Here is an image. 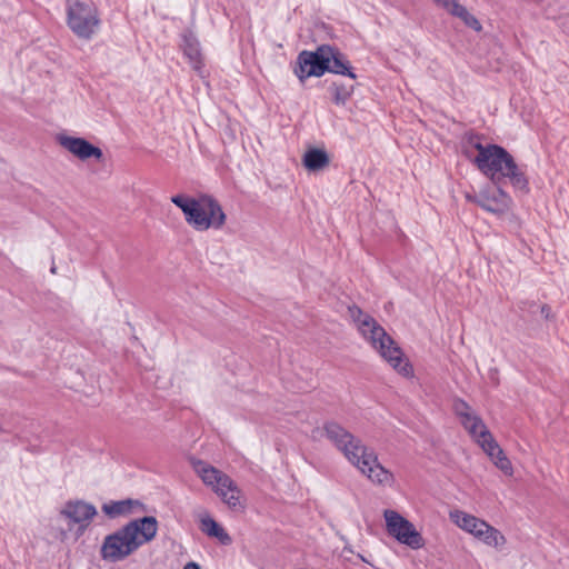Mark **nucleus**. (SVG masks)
<instances>
[{
	"mask_svg": "<svg viewBox=\"0 0 569 569\" xmlns=\"http://www.w3.org/2000/svg\"><path fill=\"white\" fill-rule=\"evenodd\" d=\"M463 153L492 183L499 184L508 179L513 188L527 190L525 171L502 147L471 137L463 144Z\"/></svg>",
	"mask_w": 569,
	"mask_h": 569,
	"instance_id": "f257e3e1",
	"label": "nucleus"
},
{
	"mask_svg": "<svg viewBox=\"0 0 569 569\" xmlns=\"http://www.w3.org/2000/svg\"><path fill=\"white\" fill-rule=\"evenodd\" d=\"M322 430L327 439L372 483L391 486L395 482L393 473L379 462L375 451L347 429L336 422H328Z\"/></svg>",
	"mask_w": 569,
	"mask_h": 569,
	"instance_id": "f03ea898",
	"label": "nucleus"
},
{
	"mask_svg": "<svg viewBox=\"0 0 569 569\" xmlns=\"http://www.w3.org/2000/svg\"><path fill=\"white\" fill-rule=\"evenodd\" d=\"M348 315L361 337L389 366L405 378L413 376V368L401 348L373 317L356 306L348 308Z\"/></svg>",
	"mask_w": 569,
	"mask_h": 569,
	"instance_id": "7ed1b4c3",
	"label": "nucleus"
},
{
	"mask_svg": "<svg viewBox=\"0 0 569 569\" xmlns=\"http://www.w3.org/2000/svg\"><path fill=\"white\" fill-rule=\"evenodd\" d=\"M158 532L154 517H143L107 536L101 547V557L108 561H121L137 551L141 546L152 541Z\"/></svg>",
	"mask_w": 569,
	"mask_h": 569,
	"instance_id": "20e7f679",
	"label": "nucleus"
},
{
	"mask_svg": "<svg viewBox=\"0 0 569 569\" xmlns=\"http://www.w3.org/2000/svg\"><path fill=\"white\" fill-rule=\"evenodd\" d=\"M171 201L182 210L186 222L197 231L220 229L226 222L221 206L210 196L176 194Z\"/></svg>",
	"mask_w": 569,
	"mask_h": 569,
	"instance_id": "39448f33",
	"label": "nucleus"
},
{
	"mask_svg": "<svg viewBox=\"0 0 569 569\" xmlns=\"http://www.w3.org/2000/svg\"><path fill=\"white\" fill-rule=\"evenodd\" d=\"M192 467L202 482L211 488L230 509H244L246 500L243 493L227 473L201 460L194 461Z\"/></svg>",
	"mask_w": 569,
	"mask_h": 569,
	"instance_id": "423d86ee",
	"label": "nucleus"
},
{
	"mask_svg": "<svg viewBox=\"0 0 569 569\" xmlns=\"http://www.w3.org/2000/svg\"><path fill=\"white\" fill-rule=\"evenodd\" d=\"M326 71L345 74L347 63L330 47H320L316 52L303 51L298 57L296 74L301 81L309 77H320Z\"/></svg>",
	"mask_w": 569,
	"mask_h": 569,
	"instance_id": "0eeeda50",
	"label": "nucleus"
},
{
	"mask_svg": "<svg viewBox=\"0 0 569 569\" xmlns=\"http://www.w3.org/2000/svg\"><path fill=\"white\" fill-rule=\"evenodd\" d=\"M66 21L69 29L84 40L91 39L100 24L98 9L88 0H67Z\"/></svg>",
	"mask_w": 569,
	"mask_h": 569,
	"instance_id": "6e6552de",
	"label": "nucleus"
},
{
	"mask_svg": "<svg viewBox=\"0 0 569 569\" xmlns=\"http://www.w3.org/2000/svg\"><path fill=\"white\" fill-rule=\"evenodd\" d=\"M61 517L67 521L68 529L61 532L62 541H77L90 526L97 515L94 506L81 501H68L60 511Z\"/></svg>",
	"mask_w": 569,
	"mask_h": 569,
	"instance_id": "1a4fd4ad",
	"label": "nucleus"
},
{
	"mask_svg": "<svg viewBox=\"0 0 569 569\" xmlns=\"http://www.w3.org/2000/svg\"><path fill=\"white\" fill-rule=\"evenodd\" d=\"M383 519L387 533L399 543L405 545L412 550H418L425 547L426 542L420 531H418L416 526L398 511L393 509H386L383 511Z\"/></svg>",
	"mask_w": 569,
	"mask_h": 569,
	"instance_id": "9d476101",
	"label": "nucleus"
},
{
	"mask_svg": "<svg viewBox=\"0 0 569 569\" xmlns=\"http://www.w3.org/2000/svg\"><path fill=\"white\" fill-rule=\"evenodd\" d=\"M452 410L470 438L480 447L492 436L483 419L462 399H455Z\"/></svg>",
	"mask_w": 569,
	"mask_h": 569,
	"instance_id": "9b49d317",
	"label": "nucleus"
},
{
	"mask_svg": "<svg viewBox=\"0 0 569 569\" xmlns=\"http://www.w3.org/2000/svg\"><path fill=\"white\" fill-rule=\"evenodd\" d=\"M466 199L497 216L508 213L512 207L510 196L495 183L486 186L475 194L467 193Z\"/></svg>",
	"mask_w": 569,
	"mask_h": 569,
	"instance_id": "f8f14e48",
	"label": "nucleus"
},
{
	"mask_svg": "<svg viewBox=\"0 0 569 569\" xmlns=\"http://www.w3.org/2000/svg\"><path fill=\"white\" fill-rule=\"evenodd\" d=\"M57 142L80 161L86 162L93 160L96 162H101L103 160L102 150L83 138L59 133L57 136Z\"/></svg>",
	"mask_w": 569,
	"mask_h": 569,
	"instance_id": "ddd939ff",
	"label": "nucleus"
},
{
	"mask_svg": "<svg viewBox=\"0 0 569 569\" xmlns=\"http://www.w3.org/2000/svg\"><path fill=\"white\" fill-rule=\"evenodd\" d=\"M482 451L487 455L490 461L498 468L503 475L511 477L513 475V467L510 459L505 453L503 449L496 441L495 437H491L482 446Z\"/></svg>",
	"mask_w": 569,
	"mask_h": 569,
	"instance_id": "4468645a",
	"label": "nucleus"
},
{
	"mask_svg": "<svg viewBox=\"0 0 569 569\" xmlns=\"http://www.w3.org/2000/svg\"><path fill=\"white\" fill-rule=\"evenodd\" d=\"M437 6L446 10L450 16L460 19L468 28L477 32L482 30L480 21L458 0H439Z\"/></svg>",
	"mask_w": 569,
	"mask_h": 569,
	"instance_id": "2eb2a0df",
	"label": "nucleus"
},
{
	"mask_svg": "<svg viewBox=\"0 0 569 569\" xmlns=\"http://www.w3.org/2000/svg\"><path fill=\"white\" fill-rule=\"evenodd\" d=\"M449 519L457 528L470 535L472 538H475L478 530L482 529L481 526L485 522V519L458 508L449 511Z\"/></svg>",
	"mask_w": 569,
	"mask_h": 569,
	"instance_id": "dca6fc26",
	"label": "nucleus"
},
{
	"mask_svg": "<svg viewBox=\"0 0 569 569\" xmlns=\"http://www.w3.org/2000/svg\"><path fill=\"white\" fill-rule=\"evenodd\" d=\"M198 520L200 530L208 537L217 539L223 546L231 545L232 539L229 533L208 512L200 513Z\"/></svg>",
	"mask_w": 569,
	"mask_h": 569,
	"instance_id": "f3484780",
	"label": "nucleus"
},
{
	"mask_svg": "<svg viewBox=\"0 0 569 569\" xmlns=\"http://www.w3.org/2000/svg\"><path fill=\"white\" fill-rule=\"evenodd\" d=\"M481 527L482 529L478 530L475 539L497 551L503 550L507 545L506 536L486 520Z\"/></svg>",
	"mask_w": 569,
	"mask_h": 569,
	"instance_id": "a211bd4d",
	"label": "nucleus"
},
{
	"mask_svg": "<svg viewBox=\"0 0 569 569\" xmlns=\"http://www.w3.org/2000/svg\"><path fill=\"white\" fill-rule=\"evenodd\" d=\"M330 159L323 149L311 148L306 151L302 163L309 171H319L329 166Z\"/></svg>",
	"mask_w": 569,
	"mask_h": 569,
	"instance_id": "6ab92c4d",
	"label": "nucleus"
},
{
	"mask_svg": "<svg viewBox=\"0 0 569 569\" xmlns=\"http://www.w3.org/2000/svg\"><path fill=\"white\" fill-rule=\"evenodd\" d=\"M182 50L184 56L189 59L192 68L194 70H200L202 67V56L199 49V43L191 32L183 34Z\"/></svg>",
	"mask_w": 569,
	"mask_h": 569,
	"instance_id": "aec40b11",
	"label": "nucleus"
},
{
	"mask_svg": "<svg viewBox=\"0 0 569 569\" xmlns=\"http://www.w3.org/2000/svg\"><path fill=\"white\" fill-rule=\"evenodd\" d=\"M141 507H142V505L139 501L128 499V500H122V501L104 503L102 506V510L107 516H109L111 518H116L119 516L134 513L136 509L141 508Z\"/></svg>",
	"mask_w": 569,
	"mask_h": 569,
	"instance_id": "412c9836",
	"label": "nucleus"
},
{
	"mask_svg": "<svg viewBox=\"0 0 569 569\" xmlns=\"http://www.w3.org/2000/svg\"><path fill=\"white\" fill-rule=\"evenodd\" d=\"M353 91L352 84L337 83L331 87L332 98L335 103L345 104L351 97Z\"/></svg>",
	"mask_w": 569,
	"mask_h": 569,
	"instance_id": "4be33fe9",
	"label": "nucleus"
},
{
	"mask_svg": "<svg viewBox=\"0 0 569 569\" xmlns=\"http://www.w3.org/2000/svg\"><path fill=\"white\" fill-rule=\"evenodd\" d=\"M183 569H201V568L194 562H189L184 566Z\"/></svg>",
	"mask_w": 569,
	"mask_h": 569,
	"instance_id": "5701e85b",
	"label": "nucleus"
},
{
	"mask_svg": "<svg viewBox=\"0 0 569 569\" xmlns=\"http://www.w3.org/2000/svg\"><path fill=\"white\" fill-rule=\"evenodd\" d=\"M433 1H435V3L437 4V2H438L439 0H433Z\"/></svg>",
	"mask_w": 569,
	"mask_h": 569,
	"instance_id": "b1692460",
	"label": "nucleus"
}]
</instances>
